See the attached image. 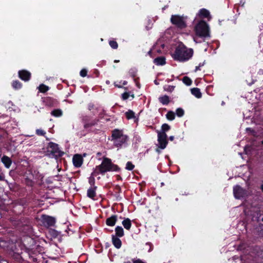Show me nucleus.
Masks as SVG:
<instances>
[{"mask_svg": "<svg viewBox=\"0 0 263 263\" xmlns=\"http://www.w3.org/2000/svg\"><path fill=\"white\" fill-rule=\"evenodd\" d=\"M112 242L113 245L117 248L120 249L122 246V241L118 237H116L114 236V235H111Z\"/></svg>", "mask_w": 263, "mask_h": 263, "instance_id": "6ab92c4d", "label": "nucleus"}, {"mask_svg": "<svg viewBox=\"0 0 263 263\" xmlns=\"http://www.w3.org/2000/svg\"><path fill=\"white\" fill-rule=\"evenodd\" d=\"M16 245L20 250L25 252L29 259L34 262L37 261V259L32 255L41 252L42 251V247L35 239L30 236H26L23 237L21 242H17Z\"/></svg>", "mask_w": 263, "mask_h": 263, "instance_id": "f257e3e1", "label": "nucleus"}, {"mask_svg": "<svg viewBox=\"0 0 263 263\" xmlns=\"http://www.w3.org/2000/svg\"><path fill=\"white\" fill-rule=\"evenodd\" d=\"M42 101L45 105L48 107H57L59 104L57 100L51 97L42 98Z\"/></svg>", "mask_w": 263, "mask_h": 263, "instance_id": "9d476101", "label": "nucleus"}, {"mask_svg": "<svg viewBox=\"0 0 263 263\" xmlns=\"http://www.w3.org/2000/svg\"><path fill=\"white\" fill-rule=\"evenodd\" d=\"M98 121V119H94L90 121H89L88 123H87L85 124V125H84V128L85 129H87L90 127L95 126V125L97 124Z\"/></svg>", "mask_w": 263, "mask_h": 263, "instance_id": "c756f323", "label": "nucleus"}, {"mask_svg": "<svg viewBox=\"0 0 263 263\" xmlns=\"http://www.w3.org/2000/svg\"><path fill=\"white\" fill-rule=\"evenodd\" d=\"M159 148H159V147H158V148H157L156 149V152L157 153H159H159H160V152H161V151H160V150L159 149Z\"/></svg>", "mask_w": 263, "mask_h": 263, "instance_id": "bf43d9fd", "label": "nucleus"}, {"mask_svg": "<svg viewBox=\"0 0 263 263\" xmlns=\"http://www.w3.org/2000/svg\"><path fill=\"white\" fill-rule=\"evenodd\" d=\"M135 167V165L130 161H128L126 164L125 168L128 171H132Z\"/></svg>", "mask_w": 263, "mask_h": 263, "instance_id": "58836bf2", "label": "nucleus"}, {"mask_svg": "<svg viewBox=\"0 0 263 263\" xmlns=\"http://www.w3.org/2000/svg\"><path fill=\"white\" fill-rule=\"evenodd\" d=\"M130 96L132 98V99H134L135 98V95L134 94H132V95H130Z\"/></svg>", "mask_w": 263, "mask_h": 263, "instance_id": "774afa93", "label": "nucleus"}, {"mask_svg": "<svg viewBox=\"0 0 263 263\" xmlns=\"http://www.w3.org/2000/svg\"><path fill=\"white\" fill-rule=\"evenodd\" d=\"M35 134L37 136L45 137L46 134V132L42 129H36L35 130Z\"/></svg>", "mask_w": 263, "mask_h": 263, "instance_id": "ea45409f", "label": "nucleus"}, {"mask_svg": "<svg viewBox=\"0 0 263 263\" xmlns=\"http://www.w3.org/2000/svg\"><path fill=\"white\" fill-rule=\"evenodd\" d=\"M176 114L178 117H182L184 115V111L182 108H178L176 110Z\"/></svg>", "mask_w": 263, "mask_h": 263, "instance_id": "c9c22d12", "label": "nucleus"}, {"mask_svg": "<svg viewBox=\"0 0 263 263\" xmlns=\"http://www.w3.org/2000/svg\"><path fill=\"white\" fill-rule=\"evenodd\" d=\"M0 263H8L7 261H6V260H1L0 261Z\"/></svg>", "mask_w": 263, "mask_h": 263, "instance_id": "0e129e2a", "label": "nucleus"}, {"mask_svg": "<svg viewBox=\"0 0 263 263\" xmlns=\"http://www.w3.org/2000/svg\"><path fill=\"white\" fill-rule=\"evenodd\" d=\"M127 140V136L124 135L121 136L119 139H117L114 141V145L117 147H121L125 143Z\"/></svg>", "mask_w": 263, "mask_h": 263, "instance_id": "dca6fc26", "label": "nucleus"}, {"mask_svg": "<svg viewBox=\"0 0 263 263\" xmlns=\"http://www.w3.org/2000/svg\"><path fill=\"white\" fill-rule=\"evenodd\" d=\"M174 138H174V136H170V137H169L168 139H169L170 141H173V140H174Z\"/></svg>", "mask_w": 263, "mask_h": 263, "instance_id": "5fc2aeb1", "label": "nucleus"}, {"mask_svg": "<svg viewBox=\"0 0 263 263\" xmlns=\"http://www.w3.org/2000/svg\"><path fill=\"white\" fill-rule=\"evenodd\" d=\"M122 224L126 230L129 231L132 226V221L128 218H124Z\"/></svg>", "mask_w": 263, "mask_h": 263, "instance_id": "4be33fe9", "label": "nucleus"}, {"mask_svg": "<svg viewBox=\"0 0 263 263\" xmlns=\"http://www.w3.org/2000/svg\"><path fill=\"white\" fill-rule=\"evenodd\" d=\"M115 235L116 237H122L124 235V232L123 228L121 226H117L115 228Z\"/></svg>", "mask_w": 263, "mask_h": 263, "instance_id": "393cba45", "label": "nucleus"}, {"mask_svg": "<svg viewBox=\"0 0 263 263\" xmlns=\"http://www.w3.org/2000/svg\"><path fill=\"white\" fill-rule=\"evenodd\" d=\"M72 162L76 167H80L83 162V157L80 154H76L73 157Z\"/></svg>", "mask_w": 263, "mask_h": 263, "instance_id": "ddd939ff", "label": "nucleus"}, {"mask_svg": "<svg viewBox=\"0 0 263 263\" xmlns=\"http://www.w3.org/2000/svg\"><path fill=\"white\" fill-rule=\"evenodd\" d=\"M11 220L12 222H13L14 224L18 226L21 227L24 225V223L26 222L27 220V218L23 217H12L11 218Z\"/></svg>", "mask_w": 263, "mask_h": 263, "instance_id": "4468645a", "label": "nucleus"}, {"mask_svg": "<svg viewBox=\"0 0 263 263\" xmlns=\"http://www.w3.org/2000/svg\"><path fill=\"white\" fill-rule=\"evenodd\" d=\"M193 54L192 49L187 48L183 44H179L175 49L172 58L175 61L184 62L189 60Z\"/></svg>", "mask_w": 263, "mask_h": 263, "instance_id": "7ed1b4c3", "label": "nucleus"}, {"mask_svg": "<svg viewBox=\"0 0 263 263\" xmlns=\"http://www.w3.org/2000/svg\"><path fill=\"white\" fill-rule=\"evenodd\" d=\"M187 16L179 15H172L171 17V22L175 27L179 29H183L187 27L186 20Z\"/></svg>", "mask_w": 263, "mask_h": 263, "instance_id": "0eeeda50", "label": "nucleus"}, {"mask_svg": "<svg viewBox=\"0 0 263 263\" xmlns=\"http://www.w3.org/2000/svg\"><path fill=\"white\" fill-rule=\"evenodd\" d=\"M93 107V104H89V106H88V109L89 110H91Z\"/></svg>", "mask_w": 263, "mask_h": 263, "instance_id": "4d7b16f0", "label": "nucleus"}, {"mask_svg": "<svg viewBox=\"0 0 263 263\" xmlns=\"http://www.w3.org/2000/svg\"><path fill=\"white\" fill-rule=\"evenodd\" d=\"M1 161L7 168H9L12 163L11 159L6 155H4L2 157Z\"/></svg>", "mask_w": 263, "mask_h": 263, "instance_id": "a211bd4d", "label": "nucleus"}, {"mask_svg": "<svg viewBox=\"0 0 263 263\" xmlns=\"http://www.w3.org/2000/svg\"><path fill=\"white\" fill-rule=\"evenodd\" d=\"M87 70L85 68L82 69L80 72V74L82 77H86L87 76Z\"/></svg>", "mask_w": 263, "mask_h": 263, "instance_id": "a18cd8bd", "label": "nucleus"}, {"mask_svg": "<svg viewBox=\"0 0 263 263\" xmlns=\"http://www.w3.org/2000/svg\"><path fill=\"white\" fill-rule=\"evenodd\" d=\"M175 88V86L172 85H165L164 87V90L168 92H172Z\"/></svg>", "mask_w": 263, "mask_h": 263, "instance_id": "a19ab883", "label": "nucleus"}, {"mask_svg": "<svg viewBox=\"0 0 263 263\" xmlns=\"http://www.w3.org/2000/svg\"><path fill=\"white\" fill-rule=\"evenodd\" d=\"M204 63H205V62H203V63H199L198 65L199 67H201L203 66L204 64Z\"/></svg>", "mask_w": 263, "mask_h": 263, "instance_id": "13d9d810", "label": "nucleus"}, {"mask_svg": "<svg viewBox=\"0 0 263 263\" xmlns=\"http://www.w3.org/2000/svg\"><path fill=\"white\" fill-rule=\"evenodd\" d=\"M123 135L122 132L119 129H115L113 130L111 134L112 140L119 139Z\"/></svg>", "mask_w": 263, "mask_h": 263, "instance_id": "b1692460", "label": "nucleus"}, {"mask_svg": "<svg viewBox=\"0 0 263 263\" xmlns=\"http://www.w3.org/2000/svg\"><path fill=\"white\" fill-rule=\"evenodd\" d=\"M49 89V87L48 86L45 85L44 84H42L40 85V86L39 87V91L42 93H45Z\"/></svg>", "mask_w": 263, "mask_h": 263, "instance_id": "473e14b6", "label": "nucleus"}, {"mask_svg": "<svg viewBox=\"0 0 263 263\" xmlns=\"http://www.w3.org/2000/svg\"><path fill=\"white\" fill-rule=\"evenodd\" d=\"M118 220V215H112L109 217L107 218L106 219V224L109 227H113L115 226L117 221Z\"/></svg>", "mask_w": 263, "mask_h": 263, "instance_id": "f3484780", "label": "nucleus"}, {"mask_svg": "<svg viewBox=\"0 0 263 263\" xmlns=\"http://www.w3.org/2000/svg\"><path fill=\"white\" fill-rule=\"evenodd\" d=\"M171 129V126L167 123H164L161 126V131L158 132V134H166V132H168Z\"/></svg>", "mask_w": 263, "mask_h": 263, "instance_id": "cd10ccee", "label": "nucleus"}, {"mask_svg": "<svg viewBox=\"0 0 263 263\" xmlns=\"http://www.w3.org/2000/svg\"><path fill=\"white\" fill-rule=\"evenodd\" d=\"M120 167L118 165L113 163L111 159L103 157L101 163L96 166L91 175L97 176L99 174L104 175L108 172H120Z\"/></svg>", "mask_w": 263, "mask_h": 263, "instance_id": "f03ea898", "label": "nucleus"}, {"mask_svg": "<svg viewBox=\"0 0 263 263\" xmlns=\"http://www.w3.org/2000/svg\"><path fill=\"white\" fill-rule=\"evenodd\" d=\"M12 87L15 90H18L22 87V83L18 80L13 81L11 83Z\"/></svg>", "mask_w": 263, "mask_h": 263, "instance_id": "c85d7f7f", "label": "nucleus"}, {"mask_svg": "<svg viewBox=\"0 0 263 263\" xmlns=\"http://www.w3.org/2000/svg\"><path fill=\"white\" fill-rule=\"evenodd\" d=\"M201 70V69H200V67H199V66H196V67H195V72H196V71H198V70Z\"/></svg>", "mask_w": 263, "mask_h": 263, "instance_id": "6e6d98bb", "label": "nucleus"}, {"mask_svg": "<svg viewBox=\"0 0 263 263\" xmlns=\"http://www.w3.org/2000/svg\"><path fill=\"white\" fill-rule=\"evenodd\" d=\"M52 235L54 237H57L59 235V233L58 231L52 230Z\"/></svg>", "mask_w": 263, "mask_h": 263, "instance_id": "09e8293b", "label": "nucleus"}, {"mask_svg": "<svg viewBox=\"0 0 263 263\" xmlns=\"http://www.w3.org/2000/svg\"><path fill=\"white\" fill-rule=\"evenodd\" d=\"M260 189L261 190V191L263 192V184L260 185Z\"/></svg>", "mask_w": 263, "mask_h": 263, "instance_id": "338daca9", "label": "nucleus"}, {"mask_svg": "<svg viewBox=\"0 0 263 263\" xmlns=\"http://www.w3.org/2000/svg\"><path fill=\"white\" fill-rule=\"evenodd\" d=\"M182 82L187 86H190L192 83V80L187 76H185L182 78Z\"/></svg>", "mask_w": 263, "mask_h": 263, "instance_id": "f704fd0d", "label": "nucleus"}, {"mask_svg": "<svg viewBox=\"0 0 263 263\" xmlns=\"http://www.w3.org/2000/svg\"><path fill=\"white\" fill-rule=\"evenodd\" d=\"M14 249L12 251L11 255L12 259L16 263H24L28 256L26 254L23 250H19V248L17 245H15Z\"/></svg>", "mask_w": 263, "mask_h": 263, "instance_id": "423d86ee", "label": "nucleus"}, {"mask_svg": "<svg viewBox=\"0 0 263 263\" xmlns=\"http://www.w3.org/2000/svg\"><path fill=\"white\" fill-rule=\"evenodd\" d=\"M130 96L129 92H124L122 94L121 98L123 100H126L128 99Z\"/></svg>", "mask_w": 263, "mask_h": 263, "instance_id": "79ce46f5", "label": "nucleus"}, {"mask_svg": "<svg viewBox=\"0 0 263 263\" xmlns=\"http://www.w3.org/2000/svg\"><path fill=\"white\" fill-rule=\"evenodd\" d=\"M47 154L50 157L58 159L61 157L64 153L60 149L58 144L50 142L47 147Z\"/></svg>", "mask_w": 263, "mask_h": 263, "instance_id": "39448f33", "label": "nucleus"}, {"mask_svg": "<svg viewBox=\"0 0 263 263\" xmlns=\"http://www.w3.org/2000/svg\"><path fill=\"white\" fill-rule=\"evenodd\" d=\"M89 121V117L87 116H84L82 118V122L84 123V125L87 123H88Z\"/></svg>", "mask_w": 263, "mask_h": 263, "instance_id": "49530a36", "label": "nucleus"}, {"mask_svg": "<svg viewBox=\"0 0 263 263\" xmlns=\"http://www.w3.org/2000/svg\"><path fill=\"white\" fill-rule=\"evenodd\" d=\"M159 102L163 105H168L170 102V98L167 95H164L159 98Z\"/></svg>", "mask_w": 263, "mask_h": 263, "instance_id": "a878e982", "label": "nucleus"}, {"mask_svg": "<svg viewBox=\"0 0 263 263\" xmlns=\"http://www.w3.org/2000/svg\"><path fill=\"white\" fill-rule=\"evenodd\" d=\"M110 46L114 49H116L118 47V44L117 42L114 40H111L109 42Z\"/></svg>", "mask_w": 263, "mask_h": 263, "instance_id": "4c0bfd02", "label": "nucleus"}, {"mask_svg": "<svg viewBox=\"0 0 263 263\" xmlns=\"http://www.w3.org/2000/svg\"><path fill=\"white\" fill-rule=\"evenodd\" d=\"M165 60L166 59L164 57H163V56L158 57L154 60V63L156 65L163 66V65H165L166 63Z\"/></svg>", "mask_w": 263, "mask_h": 263, "instance_id": "5701e85b", "label": "nucleus"}, {"mask_svg": "<svg viewBox=\"0 0 263 263\" xmlns=\"http://www.w3.org/2000/svg\"><path fill=\"white\" fill-rule=\"evenodd\" d=\"M127 140V136L124 135L121 136L119 139H117L114 141V145L117 147H121L125 143Z\"/></svg>", "mask_w": 263, "mask_h": 263, "instance_id": "2eb2a0df", "label": "nucleus"}, {"mask_svg": "<svg viewBox=\"0 0 263 263\" xmlns=\"http://www.w3.org/2000/svg\"><path fill=\"white\" fill-rule=\"evenodd\" d=\"M51 115L55 117H60L62 116L63 111L61 109H56L51 112Z\"/></svg>", "mask_w": 263, "mask_h": 263, "instance_id": "7c9ffc66", "label": "nucleus"}, {"mask_svg": "<svg viewBox=\"0 0 263 263\" xmlns=\"http://www.w3.org/2000/svg\"><path fill=\"white\" fill-rule=\"evenodd\" d=\"M234 196L236 199H240L244 197L245 191L239 185H236L233 187Z\"/></svg>", "mask_w": 263, "mask_h": 263, "instance_id": "9b49d317", "label": "nucleus"}, {"mask_svg": "<svg viewBox=\"0 0 263 263\" xmlns=\"http://www.w3.org/2000/svg\"><path fill=\"white\" fill-rule=\"evenodd\" d=\"M94 176H92L91 175V176L89 178V183L91 185V186H95V178L93 177Z\"/></svg>", "mask_w": 263, "mask_h": 263, "instance_id": "c03bdc74", "label": "nucleus"}, {"mask_svg": "<svg viewBox=\"0 0 263 263\" xmlns=\"http://www.w3.org/2000/svg\"><path fill=\"white\" fill-rule=\"evenodd\" d=\"M127 82L126 81H124L122 83V85H127Z\"/></svg>", "mask_w": 263, "mask_h": 263, "instance_id": "e2e57ef3", "label": "nucleus"}, {"mask_svg": "<svg viewBox=\"0 0 263 263\" xmlns=\"http://www.w3.org/2000/svg\"><path fill=\"white\" fill-rule=\"evenodd\" d=\"M146 246H148L149 247L148 252H151L153 249V246L152 243L150 242H147L146 243Z\"/></svg>", "mask_w": 263, "mask_h": 263, "instance_id": "8fccbe9b", "label": "nucleus"}, {"mask_svg": "<svg viewBox=\"0 0 263 263\" xmlns=\"http://www.w3.org/2000/svg\"><path fill=\"white\" fill-rule=\"evenodd\" d=\"M41 221L45 227L49 228L55 226L56 219L53 217L43 214L41 216Z\"/></svg>", "mask_w": 263, "mask_h": 263, "instance_id": "6e6552de", "label": "nucleus"}, {"mask_svg": "<svg viewBox=\"0 0 263 263\" xmlns=\"http://www.w3.org/2000/svg\"><path fill=\"white\" fill-rule=\"evenodd\" d=\"M18 76L22 80L27 82L30 80L31 74L29 71L23 69L18 71Z\"/></svg>", "mask_w": 263, "mask_h": 263, "instance_id": "f8f14e48", "label": "nucleus"}, {"mask_svg": "<svg viewBox=\"0 0 263 263\" xmlns=\"http://www.w3.org/2000/svg\"><path fill=\"white\" fill-rule=\"evenodd\" d=\"M166 117L168 120L172 121L175 119V114L173 111H168L166 115Z\"/></svg>", "mask_w": 263, "mask_h": 263, "instance_id": "72a5a7b5", "label": "nucleus"}, {"mask_svg": "<svg viewBox=\"0 0 263 263\" xmlns=\"http://www.w3.org/2000/svg\"><path fill=\"white\" fill-rule=\"evenodd\" d=\"M167 138V136L166 134H158V142L159 144V148L161 149H163L166 147L168 144Z\"/></svg>", "mask_w": 263, "mask_h": 263, "instance_id": "1a4fd4ad", "label": "nucleus"}, {"mask_svg": "<svg viewBox=\"0 0 263 263\" xmlns=\"http://www.w3.org/2000/svg\"><path fill=\"white\" fill-rule=\"evenodd\" d=\"M115 196L117 201H120L122 199V197L120 196V194H115Z\"/></svg>", "mask_w": 263, "mask_h": 263, "instance_id": "3c124183", "label": "nucleus"}, {"mask_svg": "<svg viewBox=\"0 0 263 263\" xmlns=\"http://www.w3.org/2000/svg\"><path fill=\"white\" fill-rule=\"evenodd\" d=\"M115 194H120L122 192L121 187L119 185H116L114 188Z\"/></svg>", "mask_w": 263, "mask_h": 263, "instance_id": "37998d69", "label": "nucleus"}, {"mask_svg": "<svg viewBox=\"0 0 263 263\" xmlns=\"http://www.w3.org/2000/svg\"><path fill=\"white\" fill-rule=\"evenodd\" d=\"M198 16L200 18H209L210 17V13L207 9L202 8L199 11Z\"/></svg>", "mask_w": 263, "mask_h": 263, "instance_id": "aec40b11", "label": "nucleus"}, {"mask_svg": "<svg viewBox=\"0 0 263 263\" xmlns=\"http://www.w3.org/2000/svg\"><path fill=\"white\" fill-rule=\"evenodd\" d=\"M129 74L131 77L135 78L137 75V70L134 68H131L129 70ZM134 80L136 81V79H134Z\"/></svg>", "mask_w": 263, "mask_h": 263, "instance_id": "e433bc0d", "label": "nucleus"}, {"mask_svg": "<svg viewBox=\"0 0 263 263\" xmlns=\"http://www.w3.org/2000/svg\"><path fill=\"white\" fill-rule=\"evenodd\" d=\"M148 55H150L151 57H152V50H149V51L148 52Z\"/></svg>", "mask_w": 263, "mask_h": 263, "instance_id": "052dcab7", "label": "nucleus"}, {"mask_svg": "<svg viewBox=\"0 0 263 263\" xmlns=\"http://www.w3.org/2000/svg\"><path fill=\"white\" fill-rule=\"evenodd\" d=\"M196 35L200 38H209L210 37V27L204 20L200 21L195 27Z\"/></svg>", "mask_w": 263, "mask_h": 263, "instance_id": "20e7f679", "label": "nucleus"}, {"mask_svg": "<svg viewBox=\"0 0 263 263\" xmlns=\"http://www.w3.org/2000/svg\"><path fill=\"white\" fill-rule=\"evenodd\" d=\"M191 93L193 95L196 97L197 98H200L202 97V94L199 88L195 87L191 89Z\"/></svg>", "mask_w": 263, "mask_h": 263, "instance_id": "bb28decb", "label": "nucleus"}, {"mask_svg": "<svg viewBox=\"0 0 263 263\" xmlns=\"http://www.w3.org/2000/svg\"><path fill=\"white\" fill-rule=\"evenodd\" d=\"M25 225L28 228V229H31V226H30L27 225V223L25 224Z\"/></svg>", "mask_w": 263, "mask_h": 263, "instance_id": "69168bd1", "label": "nucleus"}, {"mask_svg": "<svg viewBox=\"0 0 263 263\" xmlns=\"http://www.w3.org/2000/svg\"><path fill=\"white\" fill-rule=\"evenodd\" d=\"M116 178H117V180H122V177L119 175H117L116 176Z\"/></svg>", "mask_w": 263, "mask_h": 263, "instance_id": "864d4df0", "label": "nucleus"}, {"mask_svg": "<svg viewBox=\"0 0 263 263\" xmlns=\"http://www.w3.org/2000/svg\"><path fill=\"white\" fill-rule=\"evenodd\" d=\"M97 187L96 186H94L93 187H90L88 189L87 191V196L92 199H95V197L96 196V190Z\"/></svg>", "mask_w": 263, "mask_h": 263, "instance_id": "412c9836", "label": "nucleus"}, {"mask_svg": "<svg viewBox=\"0 0 263 263\" xmlns=\"http://www.w3.org/2000/svg\"><path fill=\"white\" fill-rule=\"evenodd\" d=\"M3 180H5L4 177L0 175V181ZM5 181L8 184L10 189L11 190V186L12 185V184L11 183H9L7 180H5Z\"/></svg>", "mask_w": 263, "mask_h": 263, "instance_id": "de8ad7c7", "label": "nucleus"}, {"mask_svg": "<svg viewBox=\"0 0 263 263\" xmlns=\"http://www.w3.org/2000/svg\"><path fill=\"white\" fill-rule=\"evenodd\" d=\"M125 115L128 120L134 119L136 117L135 112L132 110H128L125 113Z\"/></svg>", "mask_w": 263, "mask_h": 263, "instance_id": "2f4dec72", "label": "nucleus"}, {"mask_svg": "<svg viewBox=\"0 0 263 263\" xmlns=\"http://www.w3.org/2000/svg\"><path fill=\"white\" fill-rule=\"evenodd\" d=\"M115 86L117 87L118 88H122V86L121 85H120V84H118H118H115Z\"/></svg>", "mask_w": 263, "mask_h": 263, "instance_id": "680f3d73", "label": "nucleus"}, {"mask_svg": "<svg viewBox=\"0 0 263 263\" xmlns=\"http://www.w3.org/2000/svg\"><path fill=\"white\" fill-rule=\"evenodd\" d=\"M194 40L196 43H201V41H199L198 38L195 37Z\"/></svg>", "mask_w": 263, "mask_h": 263, "instance_id": "603ef678", "label": "nucleus"}]
</instances>
